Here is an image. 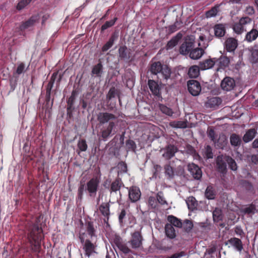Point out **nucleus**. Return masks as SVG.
I'll use <instances>...</instances> for the list:
<instances>
[{"label": "nucleus", "mask_w": 258, "mask_h": 258, "mask_svg": "<svg viewBox=\"0 0 258 258\" xmlns=\"http://www.w3.org/2000/svg\"><path fill=\"white\" fill-rule=\"evenodd\" d=\"M25 229L27 239L31 245V250L32 252L36 253L37 258H39L38 253L41 248V242L44 238L43 230L37 222H28L25 226Z\"/></svg>", "instance_id": "nucleus-1"}, {"label": "nucleus", "mask_w": 258, "mask_h": 258, "mask_svg": "<svg viewBox=\"0 0 258 258\" xmlns=\"http://www.w3.org/2000/svg\"><path fill=\"white\" fill-rule=\"evenodd\" d=\"M117 118L114 114L107 112H99L97 114V119L100 124H104L108 123L101 128L99 133L100 139L106 141L109 137L114 135V133L112 134L116 125L114 120Z\"/></svg>", "instance_id": "nucleus-2"}, {"label": "nucleus", "mask_w": 258, "mask_h": 258, "mask_svg": "<svg viewBox=\"0 0 258 258\" xmlns=\"http://www.w3.org/2000/svg\"><path fill=\"white\" fill-rule=\"evenodd\" d=\"M149 71L153 75L159 74L161 77V79L166 80L170 79L171 74V70L170 67L159 61H152Z\"/></svg>", "instance_id": "nucleus-3"}, {"label": "nucleus", "mask_w": 258, "mask_h": 258, "mask_svg": "<svg viewBox=\"0 0 258 258\" xmlns=\"http://www.w3.org/2000/svg\"><path fill=\"white\" fill-rule=\"evenodd\" d=\"M113 242L117 248L122 253L123 258H134L135 252L130 248L125 243H123L122 239L119 235H115L113 238Z\"/></svg>", "instance_id": "nucleus-4"}, {"label": "nucleus", "mask_w": 258, "mask_h": 258, "mask_svg": "<svg viewBox=\"0 0 258 258\" xmlns=\"http://www.w3.org/2000/svg\"><path fill=\"white\" fill-rule=\"evenodd\" d=\"M143 240L141 231H136L131 234V238L128 243L133 249H139L143 247Z\"/></svg>", "instance_id": "nucleus-5"}, {"label": "nucleus", "mask_w": 258, "mask_h": 258, "mask_svg": "<svg viewBox=\"0 0 258 258\" xmlns=\"http://www.w3.org/2000/svg\"><path fill=\"white\" fill-rule=\"evenodd\" d=\"M124 186V184L120 178L117 177L113 181L106 180L104 183V186L107 189L110 193L119 191L122 186Z\"/></svg>", "instance_id": "nucleus-6"}, {"label": "nucleus", "mask_w": 258, "mask_h": 258, "mask_svg": "<svg viewBox=\"0 0 258 258\" xmlns=\"http://www.w3.org/2000/svg\"><path fill=\"white\" fill-rule=\"evenodd\" d=\"M99 182V179L97 177H93L87 182V190L90 196H94L96 195Z\"/></svg>", "instance_id": "nucleus-7"}, {"label": "nucleus", "mask_w": 258, "mask_h": 258, "mask_svg": "<svg viewBox=\"0 0 258 258\" xmlns=\"http://www.w3.org/2000/svg\"><path fill=\"white\" fill-rule=\"evenodd\" d=\"M227 155H221L217 156L216 160L217 170L221 173L227 172Z\"/></svg>", "instance_id": "nucleus-8"}, {"label": "nucleus", "mask_w": 258, "mask_h": 258, "mask_svg": "<svg viewBox=\"0 0 258 258\" xmlns=\"http://www.w3.org/2000/svg\"><path fill=\"white\" fill-rule=\"evenodd\" d=\"M187 89L189 92L192 96H198L201 91V84L197 80H189L187 82Z\"/></svg>", "instance_id": "nucleus-9"}, {"label": "nucleus", "mask_w": 258, "mask_h": 258, "mask_svg": "<svg viewBox=\"0 0 258 258\" xmlns=\"http://www.w3.org/2000/svg\"><path fill=\"white\" fill-rule=\"evenodd\" d=\"M187 169L195 179L200 180L201 179L202 171L198 165L194 163H188Z\"/></svg>", "instance_id": "nucleus-10"}, {"label": "nucleus", "mask_w": 258, "mask_h": 258, "mask_svg": "<svg viewBox=\"0 0 258 258\" xmlns=\"http://www.w3.org/2000/svg\"><path fill=\"white\" fill-rule=\"evenodd\" d=\"M86 239L83 245V249L85 252V255L90 256L93 253L95 252L97 247L96 240L94 239Z\"/></svg>", "instance_id": "nucleus-11"}, {"label": "nucleus", "mask_w": 258, "mask_h": 258, "mask_svg": "<svg viewBox=\"0 0 258 258\" xmlns=\"http://www.w3.org/2000/svg\"><path fill=\"white\" fill-rule=\"evenodd\" d=\"M39 20V16L38 15L32 16L28 20L22 22L19 26V30L21 31H25L29 28L33 27Z\"/></svg>", "instance_id": "nucleus-12"}, {"label": "nucleus", "mask_w": 258, "mask_h": 258, "mask_svg": "<svg viewBox=\"0 0 258 258\" xmlns=\"http://www.w3.org/2000/svg\"><path fill=\"white\" fill-rule=\"evenodd\" d=\"M141 196V192L139 187L132 186L128 189V198L132 203L139 201Z\"/></svg>", "instance_id": "nucleus-13"}, {"label": "nucleus", "mask_w": 258, "mask_h": 258, "mask_svg": "<svg viewBox=\"0 0 258 258\" xmlns=\"http://www.w3.org/2000/svg\"><path fill=\"white\" fill-rule=\"evenodd\" d=\"M99 210L104 216V222L108 225V220L110 216V205L108 203H102L99 207Z\"/></svg>", "instance_id": "nucleus-14"}, {"label": "nucleus", "mask_w": 258, "mask_h": 258, "mask_svg": "<svg viewBox=\"0 0 258 258\" xmlns=\"http://www.w3.org/2000/svg\"><path fill=\"white\" fill-rule=\"evenodd\" d=\"M240 184L242 190L247 195L250 196L255 194L254 187L251 182L247 180H242L240 182Z\"/></svg>", "instance_id": "nucleus-15"}, {"label": "nucleus", "mask_w": 258, "mask_h": 258, "mask_svg": "<svg viewBox=\"0 0 258 258\" xmlns=\"http://www.w3.org/2000/svg\"><path fill=\"white\" fill-rule=\"evenodd\" d=\"M148 85L153 95L157 97L158 98L162 97L161 87L157 82L153 80H149L148 81Z\"/></svg>", "instance_id": "nucleus-16"}, {"label": "nucleus", "mask_w": 258, "mask_h": 258, "mask_svg": "<svg viewBox=\"0 0 258 258\" xmlns=\"http://www.w3.org/2000/svg\"><path fill=\"white\" fill-rule=\"evenodd\" d=\"M235 86V81L234 79L226 77L224 78L221 83V87L224 90L229 91L234 89Z\"/></svg>", "instance_id": "nucleus-17"}, {"label": "nucleus", "mask_w": 258, "mask_h": 258, "mask_svg": "<svg viewBox=\"0 0 258 258\" xmlns=\"http://www.w3.org/2000/svg\"><path fill=\"white\" fill-rule=\"evenodd\" d=\"M216 61L217 66V71H219L221 69L224 70L229 66L230 59L227 56L222 55L219 58H216Z\"/></svg>", "instance_id": "nucleus-18"}, {"label": "nucleus", "mask_w": 258, "mask_h": 258, "mask_svg": "<svg viewBox=\"0 0 258 258\" xmlns=\"http://www.w3.org/2000/svg\"><path fill=\"white\" fill-rule=\"evenodd\" d=\"M222 103L221 99L219 97H212L208 98L205 102V106L206 108L216 109Z\"/></svg>", "instance_id": "nucleus-19"}, {"label": "nucleus", "mask_w": 258, "mask_h": 258, "mask_svg": "<svg viewBox=\"0 0 258 258\" xmlns=\"http://www.w3.org/2000/svg\"><path fill=\"white\" fill-rule=\"evenodd\" d=\"M119 58L121 60H128L132 57L131 50L126 46H121L118 49Z\"/></svg>", "instance_id": "nucleus-20"}, {"label": "nucleus", "mask_w": 258, "mask_h": 258, "mask_svg": "<svg viewBox=\"0 0 258 258\" xmlns=\"http://www.w3.org/2000/svg\"><path fill=\"white\" fill-rule=\"evenodd\" d=\"M237 46V40L232 37L227 38L225 42V48L230 52H234Z\"/></svg>", "instance_id": "nucleus-21"}, {"label": "nucleus", "mask_w": 258, "mask_h": 258, "mask_svg": "<svg viewBox=\"0 0 258 258\" xmlns=\"http://www.w3.org/2000/svg\"><path fill=\"white\" fill-rule=\"evenodd\" d=\"M177 148L174 145H168L165 148V152L163 154V156L166 160H169L174 156L175 153L177 152Z\"/></svg>", "instance_id": "nucleus-22"}, {"label": "nucleus", "mask_w": 258, "mask_h": 258, "mask_svg": "<svg viewBox=\"0 0 258 258\" xmlns=\"http://www.w3.org/2000/svg\"><path fill=\"white\" fill-rule=\"evenodd\" d=\"M194 43L191 41H185L180 46L179 52L183 55L189 54L191 50L194 48Z\"/></svg>", "instance_id": "nucleus-23"}, {"label": "nucleus", "mask_w": 258, "mask_h": 258, "mask_svg": "<svg viewBox=\"0 0 258 258\" xmlns=\"http://www.w3.org/2000/svg\"><path fill=\"white\" fill-rule=\"evenodd\" d=\"M118 37V35L117 33H113L111 35L108 41L102 46V51L103 52H106L110 49L113 45L114 42L117 40Z\"/></svg>", "instance_id": "nucleus-24"}, {"label": "nucleus", "mask_w": 258, "mask_h": 258, "mask_svg": "<svg viewBox=\"0 0 258 258\" xmlns=\"http://www.w3.org/2000/svg\"><path fill=\"white\" fill-rule=\"evenodd\" d=\"M226 244H229L238 251H241L243 248L241 240L236 237L231 238L227 241Z\"/></svg>", "instance_id": "nucleus-25"}, {"label": "nucleus", "mask_w": 258, "mask_h": 258, "mask_svg": "<svg viewBox=\"0 0 258 258\" xmlns=\"http://www.w3.org/2000/svg\"><path fill=\"white\" fill-rule=\"evenodd\" d=\"M214 35L216 37L221 38L226 33V28L223 24H217L214 27Z\"/></svg>", "instance_id": "nucleus-26"}, {"label": "nucleus", "mask_w": 258, "mask_h": 258, "mask_svg": "<svg viewBox=\"0 0 258 258\" xmlns=\"http://www.w3.org/2000/svg\"><path fill=\"white\" fill-rule=\"evenodd\" d=\"M216 65V58L207 59L200 63V67L202 70L211 69Z\"/></svg>", "instance_id": "nucleus-27"}, {"label": "nucleus", "mask_w": 258, "mask_h": 258, "mask_svg": "<svg viewBox=\"0 0 258 258\" xmlns=\"http://www.w3.org/2000/svg\"><path fill=\"white\" fill-rule=\"evenodd\" d=\"M208 136L211 139L212 141L214 142V144H217V145L219 146L218 144H220V140H223V142L226 140V138L225 136H222V137H220L218 140L216 139V135L215 134V132L214 130L212 127H209L208 129Z\"/></svg>", "instance_id": "nucleus-28"}, {"label": "nucleus", "mask_w": 258, "mask_h": 258, "mask_svg": "<svg viewBox=\"0 0 258 258\" xmlns=\"http://www.w3.org/2000/svg\"><path fill=\"white\" fill-rule=\"evenodd\" d=\"M205 51L202 48H192L189 53V56L192 59H198L202 57Z\"/></svg>", "instance_id": "nucleus-29"}, {"label": "nucleus", "mask_w": 258, "mask_h": 258, "mask_svg": "<svg viewBox=\"0 0 258 258\" xmlns=\"http://www.w3.org/2000/svg\"><path fill=\"white\" fill-rule=\"evenodd\" d=\"M258 37V30L252 28L249 32H247L245 37V40L248 42H251L256 40Z\"/></svg>", "instance_id": "nucleus-30"}, {"label": "nucleus", "mask_w": 258, "mask_h": 258, "mask_svg": "<svg viewBox=\"0 0 258 258\" xmlns=\"http://www.w3.org/2000/svg\"><path fill=\"white\" fill-rule=\"evenodd\" d=\"M200 66L196 65L190 67L188 70L187 75L190 78H196L200 75Z\"/></svg>", "instance_id": "nucleus-31"}, {"label": "nucleus", "mask_w": 258, "mask_h": 258, "mask_svg": "<svg viewBox=\"0 0 258 258\" xmlns=\"http://www.w3.org/2000/svg\"><path fill=\"white\" fill-rule=\"evenodd\" d=\"M165 231L166 236L170 239H173L176 236L175 229L170 224H166L165 226Z\"/></svg>", "instance_id": "nucleus-32"}, {"label": "nucleus", "mask_w": 258, "mask_h": 258, "mask_svg": "<svg viewBox=\"0 0 258 258\" xmlns=\"http://www.w3.org/2000/svg\"><path fill=\"white\" fill-rule=\"evenodd\" d=\"M86 231L88 234L90 236L91 239H94V237L96 239V230L92 222L89 221L86 223Z\"/></svg>", "instance_id": "nucleus-33"}, {"label": "nucleus", "mask_w": 258, "mask_h": 258, "mask_svg": "<svg viewBox=\"0 0 258 258\" xmlns=\"http://www.w3.org/2000/svg\"><path fill=\"white\" fill-rule=\"evenodd\" d=\"M256 132L254 128L248 130L243 137V140L245 143L251 141L255 137Z\"/></svg>", "instance_id": "nucleus-34"}, {"label": "nucleus", "mask_w": 258, "mask_h": 258, "mask_svg": "<svg viewBox=\"0 0 258 258\" xmlns=\"http://www.w3.org/2000/svg\"><path fill=\"white\" fill-rule=\"evenodd\" d=\"M167 220L172 226L178 228L182 227V222L181 220L176 217L173 215H169L168 216Z\"/></svg>", "instance_id": "nucleus-35"}, {"label": "nucleus", "mask_w": 258, "mask_h": 258, "mask_svg": "<svg viewBox=\"0 0 258 258\" xmlns=\"http://www.w3.org/2000/svg\"><path fill=\"white\" fill-rule=\"evenodd\" d=\"M224 217V215L222 213V211L220 209L216 208L213 212V220L215 222H219L220 221H222Z\"/></svg>", "instance_id": "nucleus-36"}, {"label": "nucleus", "mask_w": 258, "mask_h": 258, "mask_svg": "<svg viewBox=\"0 0 258 258\" xmlns=\"http://www.w3.org/2000/svg\"><path fill=\"white\" fill-rule=\"evenodd\" d=\"M216 195V192L214 188L211 185L208 186L205 193V195L206 198H207L209 200L214 199Z\"/></svg>", "instance_id": "nucleus-37"}, {"label": "nucleus", "mask_w": 258, "mask_h": 258, "mask_svg": "<svg viewBox=\"0 0 258 258\" xmlns=\"http://www.w3.org/2000/svg\"><path fill=\"white\" fill-rule=\"evenodd\" d=\"M76 98L70 97L67 100V114L71 117L74 109V104Z\"/></svg>", "instance_id": "nucleus-38"}, {"label": "nucleus", "mask_w": 258, "mask_h": 258, "mask_svg": "<svg viewBox=\"0 0 258 258\" xmlns=\"http://www.w3.org/2000/svg\"><path fill=\"white\" fill-rule=\"evenodd\" d=\"M169 124L172 127L184 128L187 127V121L174 120L170 122Z\"/></svg>", "instance_id": "nucleus-39"}, {"label": "nucleus", "mask_w": 258, "mask_h": 258, "mask_svg": "<svg viewBox=\"0 0 258 258\" xmlns=\"http://www.w3.org/2000/svg\"><path fill=\"white\" fill-rule=\"evenodd\" d=\"M230 142L232 146L236 147L240 146L241 140L238 135L232 134L230 137Z\"/></svg>", "instance_id": "nucleus-40"}, {"label": "nucleus", "mask_w": 258, "mask_h": 258, "mask_svg": "<svg viewBox=\"0 0 258 258\" xmlns=\"http://www.w3.org/2000/svg\"><path fill=\"white\" fill-rule=\"evenodd\" d=\"M117 20V17H114L112 20L106 21L101 27V32H103L107 29L112 27Z\"/></svg>", "instance_id": "nucleus-41"}, {"label": "nucleus", "mask_w": 258, "mask_h": 258, "mask_svg": "<svg viewBox=\"0 0 258 258\" xmlns=\"http://www.w3.org/2000/svg\"><path fill=\"white\" fill-rule=\"evenodd\" d=\"M179 34L176 36L173 37L170 40H169L167 44V49H171L175 46L180 39L181 36H178Z\"/></svg>", "instance_id": "nucleus-42"}, {"label": "nucleus", "mask_w": 258, "mask_h": 258, "mask_svg": "<svg viewBox=\"0 0 258 258\" xmlns=\"http://www.w3.org/2000/svg\"><path fill=\"white\" fill-rule=\"evenodd\" d=\"M182 227L184 231L186 232H189L194 227L192 221L186 219L182 222Z\"/></svg>", "instance_id": "nucleus-43"}, {"label": "nucleus", "mask_w": 258, "mask_h": 258, "mask_svg": "<svg viewBox=\"0 0 258 258\" xmlns=\"http://www.w3.org/2000/svg\"><path fill=\"white\" fill-rule=\"evenodd\" d=\"M102 65L101 63H98L95 65L92 70V75H96L98 77H100L102 72Z\"/></svg>", "instance_id": "nucleus-44"}, {"label": "nucleus", "mask_w": 258, "mask_h": 258, "mask_svg": "<svg viewBox=\"0 0 258 258\" xmlns=\"http://www.w3.org/2000/svg\"><path fill=\"white\" fill-rule=\"evenodd\" d=\"M159 109L161 111L168 116H172L173 114V112L171 108L167 107L165 105L160 104H159Z\"/></svg>", "instance_id": "nucleus-45"}, {"label": "nucleus", "mask_w": 258, "mask_h": 258, "mask_svg": "<svg viewBox=\"0 0 258 258\" xmlns=\"http://www.w3.org/2000/svg\"><path fill=\"white\" fill-rule=\"evenodd\" d=\"M232 29L235 33L237 34H241L246 30L241 26L239 22L234 23Z\"/></svg>", "instance_id": "nucleus-46"}, {"label": "nucleus", "mask_w": 258, "mask_h": 258, "mask_svg": "<svg viewBox=\"0 0 258 258\" xmlns=\"http://www.w3.org/2000/svg\"><path fill=\"white\" fill-rule=\"evenodd\" d=\"M218 12V6L212 7L210 10L207 11L205 13L206 17L207 18L215 17Z\"/></svg>", "instance_id": "nucleus-47"}, {"label": "nucleus", "mask_w": 258, "mask_h": 258, "mask_svg": "<svg viewBox=\"0 0 258 258\" xmlns=\"http://www.w3.org/2000/svg\"><path fill=\"white\" fill-rule=\"evenodd\" d=\"M227 164L229 165L230 169L233 171H236L237 169V164L231 157L227 155Z\"/></svg>", "instance_id": "nucleus-48"}, {"label": "nucleus", "mask_w": 258, "mask_h": 258, "mask_svg": "<svg viewBox=\"0 0 258 258\" xmlns=\"http://www.w3.org/2000/svg\"><path fill=\"white\" fill-rule=\"evenodd\" d=\"M255 211L256 207L252 204L242 210L243 213L245 214H253L255 213Z\"/></svg>", "instance_id": "nucleus-49"}, {"label": "nucleus", "mask_w": 258, "mask_h": 258, "mask_svg": "<svg viewBox=\"0 0 258 258\" xmlns=\"http://www.w3.org/2000/svg\"><path fill=\"white\" fill-rule=\"evenodd\" d=\"M156 199L157 203L161 205H167V202L166 201L162 191H159L156 195Z\"/></svg>", "instance_id": "nucleus-50"}, {"label": "nucleus", "mask_w": 258, "mask_h": 258, "mask_svg": "<svg viewBox=\"0 0 258 258\" xmlns=\"http://www.w3.org/2000/svg\"><path fill=\"white\" fill-rule=\"evenodd\" d=\"M251 51V61L253 63L258 62V49L252 48Z\"/></svg>", "instance_id": "nucleus-51"}, {"label": "nucleus", "mask_w": 258, "mask_h": 258, "mask_svg": "<svg viewBox=\"0 0 258 258\" xmlns=\"http://www.w3.org/2000/svg\"><path fill=\"white\" fill-rule=\"evenodd\" d=\"M252 19L248 17H243L241 18L239 20V23L241 26L244 28V27L251 23Z\"/></svg>", "instance_id": "nucleus-52"}, {"label": "nucleus", "mask_w": 258, "mask_h": 258, "mask_svg": "<svg viewBox=\"0 0 258 258\" xmlns=\"http://www.w3.org/2000/svg\"><path fill=\"white\" fill-rule=\"evenodd\" d=\"M186 204L188 208L194 209L197 205L196 199L193 197H190L186 201Z\"/></svg>", "instance_id": "nucleus-53"}, {"label": "nucleus", "mask_w": 258, "mask_h": 258, "mask_svg": "<svg viewBox=\"0 0 258 258\" xmlns=\"http://www.w3.org/2000/svg\"><path fill=\"white\" fill-rule=\"evenodd\" d=\"M78 147L80 151H86L87 149L88 146L85 140L81 139L79 141L78 143Z\"/></svg>", "instance_id": "nucleus-54"}, {"label": "nucleus", "mask_w": 258, "mask_h": 258, "mask_svg": "<svg viewBox=\"0 0 258 258\" xmlns=\"http://www.w3.org/2000/svg\"><path fill=\"white\" fill-rule=\"evenodd\" d=\"M205 156L207 159L213 158V153L212 152V149L210 145H207L205 147V150L204 152Z\"/></svg>", "instance_id": "nucleus-55"}, {"label": "nucleus", "mask_w": 258, "mask_h": 258, "mask_svg": "<svg viewBox=\"0 0 258 258\" xmlns=\"http://www.w3.org/2000/svg\"><path fill=\"white\" fill-rule=\"evenodd\" d=\"M126 147L128 150L135 151L136 145L135 142L131 140H127L126 141Z\"/></svg>", "instance_id": "nucleus-56"}, {"label": "nucleus", "mask_w": 258, "mask_h": 258, "mask_svg": "<svg viewBox=\"0 0 258 258\" xmlns=\"http://www.w3.org/2000/svg\"><path fill=\"white\" fill-rule=\"evenodd\" d=\"M25 72V66L23 62H21L17 67L14 75H21Z\"/></svg>", "instance_id": "nucleus-57"}, {"label": "nucleus", "mask_w": 258, "mask_h": 258, "mask_svg": "<svg viewBox=\"0 0 258 258\" xmlns=\"http://www.w3.org/2000/svg\"><path fill=\"white\" fill-rule=\"evenodd\" d=\"M164 169L165 174L168 175L169 177H171L174 176L173 169L169 164L165 165Z\"/></svg>", "instance_id": "nucleus-58"}, {"label": "nucleus", "mask_w": 258, "mask_h": 258, "mask_svg": "<svg viewBox=\"0 0 258 258\" xmlns=\"http://www.w3.org/2000/svg\"><path fill=\"white\" fill-rule=\"evenodd\" d=\"M85 185L84 183H81L78 190V198L79 200H81L83 198V196L85 190Z\"/></svg>", "instance_id": "nucleus-59"}, {"label": "nucleus", "mask_w": 258, "mask_h": 258, "mask_svg": "<svg viewBox=\"0 0 258 258\" xmlns=\"http://www.w3.org/2000/svg\"><path fill=\"white\" fill-rule=\"evenodd\" d=\"M148 204L153 209H156L158 207L157 199L154 197L149 198Z\"/></svg>", "instance_id": "nucleus-60"}, {"label": "nucleus", "mask_w": 258, "mask_h": 258, "mask_svg": "<svg viewBox=\"0 0 258 258\" xmlns=\"http://www.w3.org/2000/svg\"><path fill=\"white\" fill-rule=\"evenodd\" d=\"M126 215V212L124 209H122L118 216V221L120 224H122L124 222V219Z\"/></svg>", "instance_id": "nucleus-61"}, {"label": "nucleus", "mask_w": 258, "mask_h": 258, "mask_svg": "<svg viewBox=\"0 0 258 258\" xmlns=\"http://www.w3.org/2000/svg\"><path fill=\"white\" fill-rule=\"evenodd\" d=\"M54 102V98L53 97L51 99V102H45V104L44 105V107L45 108V112H50V110L52 108V107L53 104Z\"/></svg>", "instance_id": "nucleus-62"}, {"label": "nucleus", "mask_w": 258, "mask_h": 258, "mask_svg": "<svg viewBox=\"0 0 258 258\" xmlns=\"http://www.w3.org/2000/svg\"><path fill=\"white\" fill-rule=\"evenodd\" d=\"M116 90L114 88H111L107 95V98L110 100L115 97Z\"/></svg>", "instance_id": "nucleus-63"}, {"label": "nucleus", "mask_w": 258, "mask_h": 258, "mask_svg": "<svg viewBox=\"0 0 258 258\" xmlns=\"http://www.w3.org/2000/svg\"><path fill=\"white\" fill-rule=\"evenodd\" d=\"M29 4V3L27 2L26 0L21 1L18 4L17 6V9L19 10H22L24 9Z\"/></svg>", "instance_id": "nucleus-64"}]
</instances>
